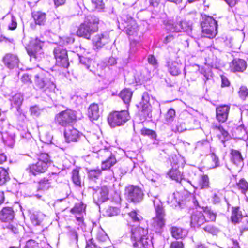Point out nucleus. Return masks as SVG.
Returning <instances> with one entry per match:
<instances>
[{"label": "nucleus", "instance_id": "obj_50", "mask_svg": "<svg viewBox=\"0 0 248 248\" xmlns=\"http://www.w3.org/2000/svg\"><path fill=\"white\" fill-rule=\"evenodd\" d=\"M237 186L243 193L248 190V183L244 179H241L237 184Z\"/></svg>", "mask_w": 248, "mask_h": 248}, {"label": "nucleus", "instance_id": "obj_6", "mask_svg": "<svg viewBox=\"0 0 248 248\" xmlns=\"http://www.w3.org/2000/svg\"><path fill=\"white\" fill-rule=\"evenodd\" d=\"M156 205L158 208H155L156 212V216L151 221V226L153 230L156 233H160L163 231V228L165 224V213L163 207L158 208L160 203L157 200Z\"/></svg>", "mask_w": 248, "mask_h": 248}, {"label": "nucleus", "instance_id": "obj_18", "mask_svg": "<svg viewBox=\"0 0 248 248\" xmlns=\"http://www.w3.org/2000/svg\"><path fill=\"white\" fill-rule=\"evenodd\" d=\"M3 62L5 66L10 69L18 67L20 62L18 56L11 53L5 55L3 58Z\"/></svg>", "mask_w": 248, "mask_h": 248}, {"label": "nucleus", "instance_id": "obj_21", "mask_svg": "<svg viewBox=\"0 0 248 248\" xmlns=\"http://www.w3.org/2000/svg\"><path fill=\"white\" fill-rule=\"evenodd\" d=\"M85 205L81 202L76 204L74 207L71 210V212L75 214V217L77 220L79 222V224L83 222V215L85 213Z\"/></svg>", "mask_w": 248, "mask_h": 248}, {"label": "nucleus", "instance_id": "obj_47", "mask_svg": "<svg viewBox=\"0 0 248 248\" xmlns=\"http://www.w3.org/2000/svg\"><path fill=\"white\" fill-rule=\"evenodd\" d=\"M51 186V183L47 178L41 179L39 183V189L43 190L48 189Z\"/></svg>", "mask_w": 248, "mask_h": 248}, {"label": "nucleus", "instance_id": "obj_49", "mask_svg": "<svg viewBox=\"0 0 248 248\" xmlns=\"http://www.w3.org/2000/svg\"><path fill=\"white\" fill-rule=\"evenodd\" d=\"M130 48L129 52L130 53L133 54L136 52L138 49V47L141 45V44L140 41H137L135 39H132L131 38H130Z\"/></svg>", "mask_w": 248, "mask_h": 248}, {"label": "nucleus", "instance_id": "obj_29", "mask_svg": "<svg viewBox=\"0 0 248 248\" xmlns=\"http://www.w3.org/2000/svg\"><path fill=\"white\" fill-rule=\"evenodd\" d=\"M232 161L237 166H242L243 165V158L240 152L236 150H232L231 153Z\"/></svg>", "mask_w": 248, "mask_h": 248}, {"label": "nucleus", "instance_id": "obj_55", "mask_svg": "<svg viewBox=\"0 0 248 248\" xmlns=\"http://www.w3.org/2000/svg\"><path fill=\"white\" fill-rule=\"evenodd\" d=\"M141 134L144 136H148L152 139L155 138L156 136L155 133L154 131L146 128H143L141 130Z\"/></svg>", "mask_w": 248, "mask_h": 248}, {"label": "nucleus", "instance_id": "obj_34", "mask_svg": "<svg viewBox=\"0 0 248 248\" xmlns=\"http://www.w3.org/2000/svg\"><path fill=\"white\" fill-rule=\"evenodd\" d=\"M45 217V215L41 212H36L33 213L31 216V220L34 225H41V222Z\"/></svg>", "mask_w": 248, "mask_h": 248}, {"label": "nucleus", "instance_id": "obj_22", "mask_svg": "<svg viewBox=\"0 0 248 248\" xmlns=\"http://www.w3.org/2000/svg\"><path fill=\"white\" fill-rule=\"evenodd\" d=\"M230 69L232 72H243L247 67L246 62L241 59H234L230 63Z\"/></svg>", "mask_w": 248, "mask_h": 248}, {"label": "nucleus", "instance_id": "obj_11", "mask_svg": "<svg viewBox=\"0 0 248 248\" xmlns=\"http://www.w3.org/2000/svg\"><path fill=\"white\" fill-rule=\"evenodd\" d=\"M56 64L61 67L67 68L69 65L67 52L62 46H58L53 50Z\"/></svg>", "mask_w": 248, "mask_h": 248}, {"label": "nucleus", "instance_id": "obj_12", "mask_svg": "<svg viewBox=\"0 0 248 248\" xmlns=\"http://www.w3.org/2000/svg\"><path fill=\"white\" fill-rule=\"evenodd\" d=\"M109 33L105 32L96 34L93 39L94 49H100L110 41Z\"/></svg>", "mask_w": 248, "mask_h": 248}, {"label": "nucleus", "instance_id": "obj_64", "mask_svg": "<svg viewBox=\"0 0 248 248\" xmlns=\"http://www.w3.org/2000/svg\"><path fill=\"white\" fill-rule=\"evenodd\" d=\"M170 248H184V244L181 241H175L171 243Z\"/></svg>", "mask_w": 248, "mask_h": 248}, {"label": "nucleus", "instance_id": "obj_33", "mask_svg": "<svg viewBox=\"0 0 248 248\" xmlns=\"http://www.w3.org/2000/svg\"><path fill=\"white\" fill-rule=\"evenodd\" d=\"M156 190L157 189L156 188L150 190L149 193H148V197L153 202L155 208H158L157 205H156V204L157 200H158L160 203L159 205L158 208L163 207L162 203L160 200L158 198V193L157 192Z\"/></svg>", "mask_w": 248, "mask_h": 248}, {"label": "nucleus", "instance_id": "obj_31", "mask_svg": "<svg viewBox=\"0 0 248 248\" xmlns=\"http://www.w3.org/2000/svg\"><path fill=\"white\" fill-rule=\"evenodd\" d=\"M245 217H243L240 208L238 207H232V211L231 220L234 223H238L240 220H243Z\"/></svg>", "mask_w": 248, "mask_h": 248}, {"label": "nucleus", "instance_id": "obj_27", "mask_svg": "<svg viewBox=\"0 0 248 248\" xmlns=\"http://www.w3.org/2000/svg\"><path fill=\"white\" fill-rule=\"evenodd\" d=\"M88 115L91 121L96 120L100 116L99 109L97 104H92L88 110Z\"/></svg>", "mask_w": 248, "mask_h": 248}, {"label": "nucleus", "instance_id": "obj_26", "mask_svg": "<svg viewBox=\"0 0 248 248\" xmlns=\"http://www.w3.org/2000/svg\"><path fill=\"white\" fill-rule=\"evenodd\" d=\"M125 30L126 34L129 36H137L138 35V27L136 21L131 19L127 23Z\"/></svg>", "mask_w": 248, "mask_h": 248}, {"label": "nucleus", "instance_id": "obj_16", "mask_svg": "<svg viewBox=\"0 0 248 248\" xmlns=\"http://www.w3.org/2000/svg\"><path fill=\"white\" fill-rule=\"evenodd\" d=\"M48 166L46 163L38 161L36 163L30 165L27 169V171L30 175H36L38 174L44 172Z\"/></svg>", "mask_w": 248, "mask_h": 248}, {"label": "nucleus", "instance_id": "obj_8", "mask_svg": "<svg viewBox=\"0 0 248 248\" xmlns=\"http://www.w3.org/2000/svg\"><path fill=\"white\" fill-rule=\"evenodd\" d=\"M129 119V114L126 110L114 111L109 115L108 122L110 126L114 127L124 125Z\"/></svg>", "mask_w": 248, "mask_h": 248}, {"label": "nucleus", "instance_id": "obj_24", "mask_svg": "<svg viewBox=\"0 0 248 248\" xmlns=\"http://www.w3.org/2000/svg\"><path fill=\"white\" fill-rule=\"evenodd\" d=\"M180 196L181 194L178 192L170 194L168 198V203L172 207H182L184 202L183 200L180 201Z\"/></svg>", "mask_w": 248, "mask_h": 248}, {"label": "nucleus", "instance_id": "obj_9", "mask_svg": "<svg viewBox=\"0 0 248 248\" xmlns=\"http://www.w3.org/2000/svg\"><path fill=\"white\" fill-rule=\"evenodd\" d=\"M202 32L205 37L213 38L217 34V22L211 16L206 17L201 23Z\"/></svg>", "mask_w": 248, "mask_h": 248}, {"label": "nucleus", "instance_id": "obj_14", "mask_svg": "<svg viewBox=\"0 0 248 248\" xmlns=\"http://www.w3.org/2000/svg\"><path fill=\"white\" fill-rule=\"evenodd\" d=\"M143 194L140 188L130 186L127 188V198L134 202H138L143 199Z\"/></svg>", "mask_w": 248, "mask_h": 248}, {"label": "nucleus", "instance_id": "obj_19", "mask_svg": "<svg viewBox=\"0 0 248 248\" xmlns=\"http://www.w3.org/2000/svg\"><path fill=\"white\" fill-rule=\"evenodd\" d=\"M142 107L141 112L144 117H151V106L150 104V96L147 93H144L142 96V101L140 102Z\"/></svg>", "mask_w": 248, "mask_h": 248}, {"label": "nucleus", "instance_id": "obj_13", "mask_svg": "<svg viewBox=\"0 0 248 248\" xmlns=\"http://www.w3.org/2000/svg\"><path fill=\"white\" fill-rule=\"evenodd\" d=\"M95 192L93 193V198L94 201L97 202H103L107 201L108 198V187L106 186H103L98 190L93 187L91 188Z\"/></svg>", "mask_w": 248, "mask_h": 248}, {"label": "nucleus", "instance_id": "obj_15", "mask_svg": "<svg viewBox=\"0 0 248 248\" xmlns=\"http://www.w3.org/2000/svg\"><path fill=\"white\" fill-rule=\"evenodd\" d=\"M167 67L169 73L174 76L179 75L183 68V64L180 60L172 59H170L167 61Z\"/></svg>", "mask_w": 248, "mask_h": 248}, {"label": "nucleus", "instance_id": "obj_62", "mask_svg": "<svg viewBox=\"0 0 248 248\" xmlns=\"http://www.w3.org/2000/svg\"><path fill=\"white\" fill-rule=\"evenodd\" d=\"M240 230L241 234L244 231L248 230V220L247 218L243 219V224L240 227Z\"/></svg>", "mask_w": 248, "mask_h": 248}, {"label": "nucleus", "instance_id": "obj_39", "mask_svg": "<svg viewBox=\"0 0 248 248\" xmlns=\"http://www.w3.org/2000/svg\"><path fill=\"white\" fill-rule=\"evenodd\" d=\"M199 186L200 189H207L209 187V179L207 175L202 176L199 182Z\"/></svg>", "mask_w": 248, "mask_h": 248}, {"label": "nucleus", "instance_id": "obj_52", "mask_svg": "<svg viewBox=\"0 0 248 248\" xmlns=\"http://www.w3.org/2000/svg\"><path fill=\"white\" fill-rule=\"evenodd\" d=\"M198 70L201 74L203 75L204 78H203V79L204 83H206V81L210 79V78L212 77L210 71L209 70H206L203 68H199Z\"/></svg>", "mask_w": 248, "mask_h": 248}, {"label": "nucleus", "instance_id": "obj_58", "mask_svg": "<svg viewBox=\"0 0 248 248\" xmlns=\"http://www.w3.org/2000/svg\"><path fill=\"white\" fill-rule=\"evenodd\" d=\"M30 110L31 115L35 117H38L39 116L42 111V110L38 107V106L36 105L31 107L30 108Z\"/></svg>", "mask_w": 248, "mask_h": 248}, {"label": "nucleus", "instance_id": "obj_60", "mask_svg": "<svg viewBox=\"0 0 248 248\" xmlns=\"http://www.w3.org/2000/svg\"><path fill=\"white\" fill-rule=\"evenodd\" d=\"M24 248H39L38 244L33 240L28 241Z\"/></svg>", "mask_w": 248, "mask_h": 248}, {"label": "nucleus", "instance_id": "obj_59", "mask_svg": "<svg viewBox=\"0 0 248 248\" xmlns=\"http://www.w3.org/2000/svg\"><path fill=\"white\" fill-rule=\"evenodd\" d=\"M79 59L80 62L82 64L84 65L86 69H89L90 64L91 62V60L86 57L80 56H79Z\"/></svg>", "mask_w": 248, "mask_h": 248}, {"label": "nucleus", "instance_id": "obj_43", "mask_svg": "<svg viewBox=\"0 0 248 248\" xmlns=\"http://www.w3.org/2000/svg\"><path fill=\"white\" fill-rule=\"evenodd\" d=\"M96 238L98 241L102 242H109V240L107 234L106 233L105 231L100 229L98 230L96 234Z\"/></svg>", "mask_w": 248, "mask_h": 248}, {"label": "nucleus", "instance_id": "obj_51", "mask_svg": "<svg viewBox=\"0 0 248 248\" xmlns=\"http://www.w3.org/2000/svg\"><path fill=\"white\" fill-rule=\"evenodd\" d=\"M128 215L134 222L138 223L142 218L139 212L135 210L132 211L129 213Z\"/></svg>", "mask_w": 248, "mask_h": 248}, {"label": "nucleus", "instance_id": "obj_63", "mask_svg": "<svg viewBox=\"0 0 248 248\" xmlns=\"http://www.w3.org/2000/svg\"><path fill=\"white\" fill-rule=\"evenodd\" d=\"M85 248H98L97 246L94 243L92 238L86 239V246Z\"/></svg>", "mask_w": 248, "mask_h": 248}, {"label": "nucleus", "instance_id": "obj_25", "mask_svg": "<svg viewBox=\"0 0 248 248\" xmlns=\"http://www.w3.org/2000/svg\"><path fill=\"white\" fill-rule=\"evenodd\" d=\"M168 175L172 180L180 183L182 185L186 182V180L182 178L181 172L178 170L176 167H173L172 169L168 172Z\"/></svg>", "mask_w": 248, "mask_h": 248}, {"label": "nucleus", "instance_id": "obj_10", "mask_svg": "<svg viewBox=\"0 0 248 248\" xmlns=\"http://www.w3.org/2000/svg\"><path fill=\"white\" fill-rule=\"evenodd\" d=\"M14 218V212L11 207L3 208L0 212V220L4 222H9V224L6 227L14 233L18 232L17 224L11 223V221Z\"/></svg>", "mask_w": 248, "mask_h": 248}, {"label": "nucleus", "instance_id": "obj_45", "mask_svg": "<svg viewBox=\"0 0 248 248\" xmlns=\"http://www.w3.org/2000/svg\"><path fill=\"white\" fill-rule=\"evenodd\" d=\"M178 25L179 28H180V32L184 31L189 33L191 31V26L188 22L182 21Z\"/></svg>", "mask_w": 248, "mask_h": 248}, {"label": "nucleus", "instance_id": "obj_3", "mask_svg": "<svg viewBox=\"0 0 248 248\" xmlns=\"http://www.w3.org/2000/svg\"><path fill=\"white\" fill-rule=\"evenodd\" d=\"M98 22L99 19L95 16H88L77 31V35L90 39L91 35L96 31Z\"/></svg>", "mask_w": 248, "mask_h": 248}, {"label": "nucleus", "instance_id": "obj_42", "mask_svg": "<svg viewBox=\"0 0 248 248\" xmlns=\"http://www.w3.org/2000/svg\"><path fill=\"white\" fill-rule=\"evenodd\" d=\"M93 8L98 11H101L105 8L104 0H91Z\"/></svg>", "mask_w": 248, "mask_h": 248}, {"label": "nucleus", "instance_id": "obj_38", "mask_svg": "<svg viewBox=\"0 0 248 248\" xmlns=\"http://www.w3.org/2000/svg\"><path fill=\"white\" fill-rule=\"evenodd\" d=\"M203 215L205 217L206 221H214L216 218V214L211 209L206 208L203 210Z\"/></svg>", "mask_w": 248, "mask_h": 248}, {"label": "nucleus", "instance_id": "obj_28", "mask_svg": "<svg viewBox=\"0 0 248 248\" xmlns=\"http://www.w3.org/2000/svg\"><path fill=\"white\" fill-rule=\"evenodd\" d=\"M170 231L172 236L176 239L183 238L187 235L186 231L180 227L172 226Z\"/></svg>", "mask_w": 248, "mask_h": 248}, {"label": "nucleus", "instance_id": "obj_5", "mask_svg": "<svg viewBox=\"0 0 248 248\" xmlns=\"http://www.w3.org/2000/svg\"><path fill=\"white\" fill-rule=\"evenodd\" d=\"M98 157L101 160V170L109 169L117 162L114 154L108 148L100 149L98 152Z\"/></svg>", "mask_w": 248, "mask_h": 248}, {"label": "nucleus", "instance_id": "obj_41", "mask_svg": "<svg viewBox=\"0 0 248 248\" xmlns=\"http://www.w3.org/2000/svg\"><path fill=\"white\" fill-rule=\"evenodd\" d=\"M72 181L75 185L79 187L82 186L80 177L79 175V171L77 170H74L72 171Z\"/></svg>", "mask_w": 248, "mask_h": 248}, {"label": "nucleus", "instance_id": "obj_61", "mask_svg": "<svg viewBox=\"0 0 248 248\" xmlns=\"http://www.w3.org/2000/svg\"><path fill=\"white\" fill-rule=\"evenodd\" d=\"M71 100L77 105H79L81 104L84 100L82 97L78 95H73L71 97Z\"/></svg>", "mask_w": 248, "mask_h": 248}, {"label": "nucleus", "instance_id": "obj_54", "mask_svg": "<svg viewBox=\"0 0 248 248\" xmlns=\"http://www.w3.org/2000/svg\"><path fill=\"white\" fill-rule=\"evenodd\" d=\"M38 161H41L43 162L46 163L48 167L51 164V161L48 155L45 153L40 154L39 156Z\"/></svg>", "mask_w": 248, "mask_h": 248}, {"label": "nucleus", "instance_id": "obj_23", "mask_svg": "<svg viewBox=\"0 0 248 248\" xmlns=\"http://www.w3.org/2000/svg\"><path fill=\"white\" fill-rule=\"evenodd\" d=\"M230 107L228 105H223L216 108V117L217 120L220 122H224L228 118Z\"/></svg>", "mask_w": 248, "mask_h": 248}, {"label": "nucleus", "instance_id": "obj_37", "mask_svg": "<svg viewBox=\"0 0 248 248\" xmlns=\"http://www.w3.org/2000/svg\"><path fill=\"white\" fill-rule=\"evenodd\" d=\"M216 128L220 132L218 136L223 143H224L226 140H229L230 137L228 133L225 131L220 124L218 126H216Z\"/></svg>", "mask_w": 248, "mask_h": 248}, {"label": "nucleus", "instance_id": "obj_2", "mask_svg": "<svg viewBox=\"0 0 248 248\" xmlns=\"http://www.w3.org/2000/svg\"><path fill=\"white\" fill-rule=\"evenodd\" d=\"M131 239L134 248H153L151 238L148 235V231L138 227L131 229Z\"/></svg>", "mask_w": 248, "mask_h": 248}, {"label": "nucleus", "instance_id": "obj_17", "mask_svg": "<svg viewBox=\"0 0 248 248\" xmlns=\"http://www.w3.org/2000/svg\"><path fill=\"white\" fill-rule=\"evenodd\" d=\"M64 137L67 142H76L80 138L81 134L73 126H68L64 131Z\"/></svg>", "mask_w": 248, "mask_h": 248}, {"label": "nucleus", "instance_id": "obj_56", "mask_svg": "<svg viewBox=\"0 0 248 248\" xmlns=\"http://www.w3.org/2000/svg\"><path fill=\"white\" fill-rule=\"evenodd\" d=\"M175 116V110L172 108H170L165 116V120L169 123L174 119Z\"/></svg>", "mask_w": 248, "mask_h": 248}, {"label": "nucleus", "instance_id": "obj_46", "mask_svg": "<svg viewBox=\"0 0 248 248\" xmlns=\"http://www.w3.org/2000/svg\"><path fill=\"white\" fill-rule=\"evenodd\" d=\"M209 159L211 161L209 166L210 168H215L219 165L218 158L214 153H212L208 156Z\"/></svg>", "mask_w": 248, "mask_h": 248}, {"label": "nucleus", "instance_id": "obj_30", "mask_svg": "<svg viewBox=\"0 0 248 248\" xmlns=\"http://www.w3.org/2000/svg\"><path fill=\"white\" fill-rule=\"evenodd\" d=\"M23 96L21 93H17L13 95L10 99L11 105L17 108V110L22 104Z\"/></svg>", "mask_w": 248, "mask_h": 248}, {"label": "nucleus", "instance_id": "obj_44", "mask_svg": "<svg viewBox=\"0 0 248 248\" xmlns=\"http://www.w3.org/2000/svg\"><path fill=\"white\" fill-rule=\"evenodd\" d=\"M235 133L238 138L241 139H245L247 135V131L243 124L238 126L235 130Z\"/></svg>", "mask_w": 248, "mask_h": 248}, {"label": "nucleus", "instance_id": "obj_20", "mask_svg": "<svg viewBox=\"0 0 248 248\" xmlns=\"http://www.w3.org/2000/svg\"><path fill=\"white\" fill-rule=\"evenodd\" d=\"M206 222L205 217L202 212L195 211L191 216L190 224L195 227L202 225Z\"/></svg>", "mask_w": 248, "mask_h": 248}, {"label": "nucleus", "instance_id": "obj_53", "mask_svg": "<svg viewBox=\"0 0 248 248\" xmlns=\"http://www.w3.org/2000/svg\"><path fill=\"white\" fill-rule=\"evenodd\" d=\"M119 213L118 208L113 207H108L106 209L105 213L106 216L111 217L118 215Z\"/></svg>", "mask_w": 248, "mask_h": 248}, {"label": "nucleus", "instance_id": "obj_57", "mask_svg": "<svg viewBox=\"0 0 248 248\" xmlns=\"http://www.w3.org/2000/svg\"><path fill=\"white\" fill-rule=\"evenodd\" d=\"M238 93L240 97L242 99L245 100L248 95V89L246 87L242 86L239 89Z\"/></svg>", "mask_w": 248, "mask_h": 248}, {"label": "nucleus", "instance_id": "obj_4", "mask_svg": "<svg viewBox=\"0 0 248 248\" xmlns=\"http://www.w3.org/2000/svg\"><path fill=\"white\" fill-rule=\"evenodd\" d=\"M44 42L38 38L31 40L26 47V50L31 59L40 61L44 57L42 47Z\"/></svg>", "mask_w": 248, "mask_h": 248}, {"label": "nucleus", "instance_id": "obj_32", "mask_svg": "<svg viewBox=\"0 0 248 248\" xmlns=\"http://www.w3.org/2000/svg\"><path fill=\"white\" fill-rule=\"evenodd\" d=\"M32 16L36 24L44 25L46 20V14L41 11L34 12Z\"/></svg>", "mask_w": 248, "mask_h": 248}, {"label": "nucleus", "instance_id": "obj_48", "mask_svg": "<svg viewBox=\"0 0 248 248\" xmlns=\"http://www.w3.org/2000/svg\"><path fill=\"white\" fill-rule=\"evenodd\" d=\"M101 173V170L100 169L90 170H88V177L90 179L93 180L97 179Z\"/></svg>", "mask_w": 248, "mask_h": 248}, {"label": "nucleus", "instance_id": "obj_7", "mask_svg": "<svg viewBox=\"0 0 248 248\" xmlns=\"http://www.w3.org/2000/svg\"><path fill=\"white\" fill-rule=\"evenodd\" d=\"M76 112L71 109L61 111L55 116L57 123L62 126H70L76 121Z\"/></svg>", "mask_w": 248, "mask_h": 248}, {"label": "nucleus", "instance_id": "obj_36", "mask_svg": "<svg viewBox=\"0 0 248 248\" xmlns=\"http://www.w3.org/2000/svg\"><path fill=\"white\" fill-rule=\"evenodd\" d=\"M10 180V176L7 170L0 167V185L5 184Z\"/></svg>", "mask_w": 248, "mask_h": 248}, {"label": "nucleus", "instance_id": "obj_1", "mask_svg": "<svg viewBox=\"0 0 248 248\" xmlns=\"http://www.w3.org/2000/svg\"><path fill=\"white\" fill-rule=\"evenodd\" d=\"M35 71L36 74L34 75L35 88L47 94L54 91L56 85L54 83L53 78L50 74L40 69H39V71H37V70Z\"/></svg>", "mask_w": 248, "mask_h": 248}, {"label": "nucleus", "instance_id": "obj_40", "mask_svg": "<svg viewBox=\"0 0 248 248\" xmlns=\"http://www.w3.org/2000/svg\"><path fill=\"white\" fill-rule=\"evenodd\" d=\"M179 24H175L173 23L171 20L168 21L166 24V28L167 30H169L170 31L173 32H180V29L179 27Z\"/></svg>", "mask_w": 248, "mask_h": 248}, {"label": "nucleus", "instance_id": "obj_35", "mask_svg": "<svg viewBox=\"0 0 248 248\" xmlns=\"http://www.w3.org/2000/svg\"><path fill=\"white\" fill-rule=\"evenodd\" d=\"M133 94L132 92L129 89H124L120 93V97L126 104L130 102Z\"/></svg>", "mask_w": 248, "mask_h": 248}]
</instances>
